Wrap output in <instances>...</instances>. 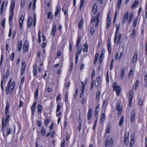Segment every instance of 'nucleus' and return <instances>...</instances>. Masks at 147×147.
Segmentation results:
<instances>
[{"label": "nucleus", "instance_id": "1", "mask_svg": "<svg viewBox=\"0 0 147 147\" xmlns=\"http://www.w3.org/2000/svg\"><path fill=\"white\" fill-rule=\"evenodd\" d=\"M129 13L128 11L124 13L122 21V23L123 24H125L128 20L129 21L128 23L127 24V25H128L131 22L133 18V14L132 12L130 13L129 17Z\"/></svg>", "mask_w": 147, "mask_h": 147}, {"label": "nucleus", "instance_id": "2", "mask_svg": "<svg viewBox=\"0 0 147 147\" xmlns=\"http://www.w3.org/2000/svg\"><path fill=\"white\" fill-rule=\"evenodd\" d=\"M15 8V3L13 1H12L9 7V10L10 14L9 17V23L10 24L11 23V21L13 16L14 11Z\"/></svg>", "mask_w": 147, "mask_h": 147}, {"label": "nucleus", "instance_id": "3", "mask_svg": "<svg viewBox=\"0 0 147 147\" xmlns=\"http://www.w3.org/2000/svg\"><path fill=\"white\" fill-rule=\"evenodd\" d=\"M11 79L9 81L6 88V93L8 94L11 93L13 91L15 83L14 82H12L11 84Z\"/></svg>", "mask_w": 147, "mask_h": 147}, {"label": "nucleus", "instance_id": "4", "mask_svg": "<svg viewBox=\"0 0 147 147\" xmlns=\"http://www.w3.org/2000/svg\"><path fill=\"white\" fill-rule=\"evenodd\" d=\"M5 115H6L5 121V122H4V119H3L2 122V127L1 129V131L3 133V136L4 137L5 136V135L4 133L5 128L7 123L8 120L9 116V113H5Z\"/></svg>", "mask_w": 147, "mask_h": 147}, {"label": "nucleus", "instance_id": "5", "mask_svg": "<svg viewBox=\"0 0 147 147\" xmlns=\"http://www.w3.org/2000/svg\"><path fill=\"white\" fill-rule=\"evenodd\" d=\"M113 139L110 136H107L106 139L105 143V147H112Z\"/></svg>", "mask_w": 147, "mask_h": 147}, {"label": "nucleus", "instance_id": "6", "mask_svg": "<svg viewBox=\"0 0 147 147\" xmlns=\"http://www.w3.org/2000/svg\"><path fill=\"white\" fill-rule=\"evenodd\" d=\"M100 15V13L98 12L96 16V17L94 16L92 18L91 20V23L92 24H94L95 23V22L96 21V24L95 25V26L97 27L98 25L99 22L100 20L99 19Z\"/></svg>", "mask_w": 147, "mask_h": 147}, {"label": "nucleus", "instance_id": "7", "mask_svg": "<svg viewBox=\"0 0 147 147\" xmlns=\"http://www.w3.org/2000/svg\"><path fill=\"white\" fill-rule=\"evenodd\" d=\"M113 90L116 91L117 96H119L120 93L121 88L119 86H117V84L115 82L113 83Z\"/></svg>", "mask_w": 147, "mask_h": 147}, {"label": "nucleus", "instance_id": "8", "mask_svg": "<svg viewBox=\"0 0 147 147\" xmlns=\"http://www.w3.org/2000/svg\"><path fill=\"white\" fill-rule=\"evenodd\" d=\"M116 109L118 111V115H121L122 112V107L120 105V102H118L117 104Z\"/></svg>", "mask_w": 147, "mask_h": 147}, {"label": "nucleus", "instance_id": "9", "mask_svg": "<svg viewBox=\"0 0 147 147\" xmlns=\"http://www.w3.org/2000/svg\"><path fill=\"white\" fill-rule=\"evenodd\" d=\"M26 64L25 62L24 61L22 62L20 71V74L21 75L23 74L25 71L26 67Z\"/></svg>", "mask_w": 147, "mask_h": 147}, {"label": "nucleus", "instance_id": "10", "mask_svg": "<svg viewBox=\"0 0 147 147\" xmlns=\"http://www.w3.org/2000/svg\"><path fill=\"white\" fill-rule=\"evenodd\" d=\"M28 43L27 41H25L24 42L23 45V50L24 52H27L28 50Z\"/></svg>", "mask_w": 147, "mask_h": 147}, {"label": "nucleus", "instance_id": "11", "mask_svg": "<svg viewBox=\"0 0 147 147\" xmlns=\"http://www.w3.org/2000/svg\"><path fill=\"white\" fill-rule=\"evenodd\" d=\"M24 17L22 15H21L19 18V26L20 28H21L23 26V23L24 22Z\"/></svg>", "mask_w": 147, "mask_h": 147}, {"label": "nucleus", "instance_id": "12", "mask_svg": "<svg viewBox=\"0 0 147 147\" xmlns=\"http://www.w3.org/2000/svg\"><path fill=\"white\" fill-rule=\"evenodd\" d=\"M125 67H123L121 69V79L123 78L125 75Z\"/></svg>", "mask_w": 147, "mask_h": 147}, {"label": "nucleus", "instance_id": "13", "mask_svg": "<svg viewBox=\"0 0 147 147\" xmlns=\"http://www.w3.org/2000/svg\"><path fill=\"white\" fill-rule=\"evenodd\" d=\"M109 13L108 14L107 17V26L106 27V28L107 29H108L109 26H110L111 24V19L109 17Z\"/></svg>", "mask_w": 147, "mask_h": 147}, {"label": "nucleus", "instance_id": "14", "mask_svg": "<svg viewBox=\"0 0 147 147\" xmlns=\"http://www.w3.org/2000/svg\"><path fill=\"white\" fill-rule=\"evenodd\" d=\"M61 10L60 6L59 5H57L56 7L55 12V16H56L58 14L59 12Z\"/></svg>", "mask_w": 147, "mask_h": 147}, {"label": "nucleus", "instance_id": "15", "mask_svg": "<svg viewBox=\"0 0 147 147\" xmlns=\"http://www.w3.org/2000/svg\"><path fill=\"white\" fill-rule=\"evenodd\" d=\"M22 42L21 40L18 41V51H20L22 49Z\"/></svg>", "mask_w": 147, "mask_h": 147}, {"label": "nucleus", "instance_id": "16", "mask_svg": "<svg viewBox=\"0 0 147 147\" xmlns=\"http://www.w3.org/2000/svg\"><path fill=\"white\" fill-rule=\"evenodd\" d=\"M133 93L132 92V91L129 93V106H131L132 102V99L133 98Z\"/></svg>", "mask_w": 147, "mask_h": 147}, {"label": "nucleus", "instance_id": "17", "mask_svg": "<svg viewBox=\"0 0 147 147\" xmlns=\"http://www.w3.org/2000/svg\"><path fill=\"white\" fill-rule=\"evenodd\" d=\"M36 102H34L31 106L32 115H33L34 113L35 110L36 109Z\"/></svg>", "mask_w": 147, "mask_h": 147}, {"label": "nucleus", "instance_id": "18", "mask_svg": "<svg viewBox=\"0 0 147 147\" xmlns=\"http://www.w3.org/2000/svg\"><path fill=\"white\" fill-rule=\"evenodd\" d=\"M33 21L32 18L31 16H29L28 18V26L29 27H30L32 25Z\"/></svg>", "mask_w": 147, "mask_h": 147}, {"label": "nucleus", "instance_id": "19", "mask_svg": "<svg viewBox=\"0 0 147 147\" xmlns=\"http://www.w3.org/2000/svg\"><path fill=\"white\" fill-rule=\"evenodd\" d=\"M93 109H90L88 113V119L89 120L91 119L92 116V112Z\"/></svg>", "mask_w": 147, "mask_h": 147}, {"label": "nucleus", "instance_id": "20", "mask_svg": "<svg viewBox=\"0 0 147 147\" xmlns=\"http://www.w3.org/2000/svg\"><path fill=\"white\" fill-rule=\"evenodd\" d=\"M107 48L109 52L110 53L111 51V44L110 39H109L107 41Z\"/></svg>", "mask_w": 147, "mask_h": 147}, {"label": "nucleus", "instance_id": "21", "mask_svg": "<svg viewBox=\"0 0 147 147\" xmlns=\"http://www.w3.org/2000/svg\"><path fill=\"white\" fill-rule=\"evenodd\" d=\"M138 53L137 52H136L134 55L133 59H132V62L133 63H135L137 59Z\"/></svg>", "mask_w": 147, "mask_h": 147}, {"label": "nucleus", "instance_id": "22", "mask_svg": "<svg viewBox=\"0 0 147 147\" xmlns=\"http://www.w3.org/2000/svg\"><path fill=\"white\" fill-rule=\"evenodd\" d=\"M134 136L133 134H132L131 136V139L130 142V147H133L134 142Z\"/></svg>", "mask_w": 147, "mask_h": 147}, {"label": "nucleus", "instance_id": "23", "mask_svg": "<svg viewBox=\"0 0 147 147\" xmlns=\"http://www.w3.org/2000/svg\"><path fill=\"white\" fill-rule=\"evenodd\" d=\"M81 39L80 36L78 37L77 40L76 48H79V45Z\"/></svg>", "mask_w": 147, "mask_h": 147}, {"label": "nucleus", "instance_id": "24", "mask_svg": "<svg viewBox=\"0 0 147 147\" xmlns=\"http://www.w3.org/2000/svg\"><path fill=\"white\" fill-rule=\"evenodd\" d=\"M124 121V117L123 116H122L121 117L120 119V121L119 123V125L120 127H121L122 126L123 123Z\"/></svg>", "mask_w": 147, "mask_h": 147}, {"label": "nucleus", "instance_id": "25", "mask_svg": "<svg viewBox=\"0 0 147 147\" xmlns=\"http://www.w3.org/2000/svg\"><path fill=\"white\" fill-rule=\"evenodd\" d=\"M9 103L8 102H7L6 103V105L5 108V113H9Z\"/></svg>", "mask_w": 147, "mask_h": 147}, {"label": "nucleus", "instance_id": "26", "mask_svg": "<svg viewBox=\"0 0 147 147\" xmlns=\"http://www.w3.org/2000/svg\"><path fill=\"white\" fill-rule=\"evenodd\" d=\"M56 30V25H53L52 27V28L51 31V34H52L53 36H54L55 35V34Z\"/></svg>", "mask_w": 147, "mask_h": 147}, {"label": "nucleus", "instance_id": "27", "mask_svg": "<svg viewBox=\"0 0 147 147\" xmlns=\"http://www.w3.org/2000/svg\"><path fill=\"white\" fill-rule=\"evenodd\" d=\"M97 6L96 4H94L92 7L93 12L95 13L97 12Z\"/></svg>", "mask_w": 147, "mask_h": 147}, {"label": "nucleus", "instance_id": "28", "mask_svg": "<svg viewBox=\"0 0 147 147\" xmlns=\"http://www.w3.org/2000/svg\"><path fill=\"white\" fill-rule=\"evenodd\" d=\"M135 117V114L134 112L133 111L131 113V122H133L134 121Z\"/></svg>", "mask_w": 147, "mask_h": 147}, {"label": "nucleus", "instance_id": "29", "mask_svg": "<svg viewBox=\"0 0 147 147\" xmlns=\"http://www.w3.org/2000/svg\"><path fill=\"white\" fill-rule=\"evenodd\" d=\"M138 4V1H136L132 3L131 6V8H134L136 7Z\"/></svg>", "mask_w": 147, "mask_h": 147}, {"label": "nucleus", "instance_id": "30", "mask_svg": "<svg viewBox=\"0 0 147 147\" xmlns=\"http://www.w3.org/2000/svg\"><path fill=\"white\" fill-rule=\"evenodd\" d=\"M36 67L37 65L36 64L33 67V72L34 76H36L37 74Z\"/></svg>", "mask_w": 147, "mask_h": 147}, {"label": "nucleus", "instance_id": "31", "mask_svg": "<svg viewBox=\"0 0 147 147\" xmlns=\"http://www.w3.org/2000/svg\"><path fill=\"white\" fill-rule=\"evenodd\" d=\"M136 36V32L135 29L133 30L131 33V37L132 38H134Z\"/></svg>", "mask_w": 147, "mask_h": 147}, {"label": "nucleus", "instance_id": "32", "mask_svg": "<svg viewBox=\"0 0 147 147\" xmlns=\"http://www.w3.org/2000/svg\"><path fill=\"white\" fill-rule=\"evenodd\" d=\"M99 55L98 53H96L95 55V57L94 59V64H96L97 63V61L98 59Z\"/></svg>", "mask_w": 147, "mask_h": 147}, {"label": "nucleus", "instance_id": "33", "mask_svg": "<svg viewBox=\"0 0 147 147\" xmlns=\"http://www.w3.org/2000/svg\"><path fill=\"white\" fill-rule=\"evenodd\" d=\"M124 142L126 146H127L129 144V139L128 135L127 137H126V138H125Z\"/></svg>", "mask_w": 147, "mask_h": 147}, {"label": "nucleus", "instance_id": "34", "mask_svg": "<svg viewBox=\"0 0 147 147\" xmlns=\"http://www.w3.org/2000/svg\"><path fill=\"white\" fill-rule=\"evenodd\" d=\"M4 1H3L1 5V7L0 9V12L1 13V14H2L3 10V8L4 6Z\"/></svg>", "mask_w": 147, "mask_h": 147}, {"label": "nucleus", "instance_id": "35", "mask_svg": "<svg viewBox=\"0 0 147 147\" xmlns=\"http://www.w3.org/2000/svg\"><path fill=\"white\" fill-rule=\"evenodd\" d=\"M138 20V18L136 17L135 19L134 20V21L133 22V26L134 28H135L136 25L137 24Z\"/></svg>", "mask_w": 147, "mask_h": 147}, {"label": "nucleus", "instance_id": "36", "mask_svg": "<svg viewBox=\"0 0 147 147\" xmlns=\"http://www.w3.org/2000/svg\"><path fill=\"white\" fill-rule=\"evenodd\" d=\"M84 48L83 49L84 52H86L88 50V46L86 43H85L84 45Z\"/></svg>", "mask_w": 147, "mask_h": 147}, {"label": "nucleus", "instance_id": "37", "mask_svg": "<svg viewBox=\"0 0 147 147\" xmlns=\"http://www.w3.org/2000/svg\"><path fill=\"white\" fill-rule=\"evenodd\" d=\"M84 0H80V9L82 8L83 7L84 2Z\"/></svg>", "mask_w": 147, "mask_h": 147}, {"label": "nucleus", "instance_id": "38", "mask_svg": "<svg viewBox=\"0 0 147 147\" xmlns=\"http://www.w3.org/2000/svg\"><path fill=\"white\" fill-rule=\"evenodd\" d=\"M105 117V114L104 113L102 114L100 119V121L101 123L104 120Z\"/></svg>", "mask_w": 147, "mask_h": 147}, {"label": "nucleus", "instance_id": "39", "mask_svg": "<svg viewBox=\"0 0 147 147\" xmlns=\"http://www.w3.org/2000/svg\"><path fill=\"white\" fill-rule=\"evenodd\" d=\"M12 132V129L10 128H7L6 132L7 133V136L10 134Z\"/></svg>", "mask_w": 147, "mask_h": 147}, {"label": "nucleus", "instance_id": "40", "mask_svg": "<svg viewBox=\"0 0 147 147\" xmlns=\"http://www.w3.org/2000/svg\"><path fill=\"white\" fill-rule=\"evenodd\" d=\"M36 16L35 14H34V21L33 25L34 27H35L36 22Z\"/></svg>", "mask_w": 147, "mask_h": 147}, {"label": "nucleus", "instance_id": "41", "mask_svg": "<svg viewBox=\"0 0 147 147\" xmlns=\"http://www.w3.org/2000/svg\"><path fill=\"white\" fill-rule=\"evenodd\" d=\"M41 134L43 136H44L45 134V129L43 127L41 128Z\"/></svg>", "mask_w": 147, "mask_h": 147}, {"label": "nucleus", "instance_id": "42", "mask_svg": "<svg viewBox=\"0 0 147 147\" xmlns=\"http://www.w3.org/2000/svg\"><path fill=\"white\" fill-rule=\"evenodd\" d=\"M50 121V119H46L44 121L45 125L46 126H47Z\"/></svg>", "mask_w": 147, "mask_h": 147}, {"label": "nucleus", "instance_id": "43", "mask_svg": "<svg viewBox=\"0 0 147 147\" xmlns=\"http://www.w3.org/2000/svg\"><path fill=\"white\" fill-rule=\"evenodd\" d=\"M99 107H100V106H99V105H98L96 106V108L95 110V114H97L99 112L98 109L99 108Z\"/></svg>", "mask_w": 147, "mask_h": 147}, {"label": "nucleus", "instance_id": "44", "mask_svg": "<svg viewBox=\"0 0 147 147\" xmlns=\"http://www.w3.org/2000/svg\"><path fill=\"white\" fill-rule=\"evenodd\" d=\"M34 97L35 99H37L38 98V89L37 88L36 90V91L34 94Z\"/></svg>", "mask_w": 147, "mask_h": 147}, {"label": "nucleus", "instance_id": "45", "mask_svg": "<svg viewBox=\"0 0 147 147\" xmlns=\"http://www.w3.org/2000/svg\"><path fill=\"white\" fill-rule=\"evenodd\" d=\"M25 0H21V4H20V7L21 8L23 7L24 5L25 4Z\"/></svg>", "mask_w": 147, "mask_h": 147}, {"label": "nucleus", "instance_id": "46", "mask_svg": "<svg viewBox=\"0 0 147 147\" xmlns=\"http://www.w3.org/2000/svg\"><path fill=\"white\" fill-rule=\"evenodd\" d=\"M83 21L82 20H81L79 22L78 24L79 27L80 28H81L83 26Z\"/></svg>", "mask_w": 147, "mask_h": 147}, {"label": "nucleus", "instance_id": "47", "mask_svg": "<svg viewBox=\"0 0 147 147\" xmlns=\"http://www.w3.org/2000/svg\"><path fill=\"white\" fill-rule=\"evenodd\" d=\"M139 82L138 80H137L136 82L135 85V87H134V89L135 90H136L137 89V87L139 84Z\"/></svg>", "mask_w": 147, "mask_h": 147}, {"label": "nucleus", "instance_id": "48", "mask_svg": "<svg viewBox=\"0 0 147 147\" xmlns=\"http://www.w3.org/2000/svg\"><path fill=\"white\" fill-rule=\"evenodd\" d=\"M61 109V106L59 104H57V110L56 111V112H59L60 110Z\"/></svg>", "mask_w": 147, "mask_h": 147}, {"label": "nucleus", "instance_id": "49", "mask_svg": "<svg viewBox=\"0 0 147 147\" xmlns=\"http://www.w3.org/2000/svg\"><path fill=\"white\" fill-rule=\"evenodd\" d=\"M38 112H41L42 109V107L41 105H38Z\"/></svg>", "mask_w": 147, "mask_h": 147}, {"label": "nucleus", "instance_id": "50", "mask_svg": "<svg viewBox=\"0 0 147 147\" xmlns=\"http://www.w3.org/2000/svg\"><path fill=\"white\" fill-rule=\"evenodd\" d=\"M119 27H120V24H118L116 25V31L115 33H117L118 32L119 30Z\"/></svg>", "mask_w": 147, "mask_h": 147}, {"label": "nucleus", "instance_id": "51", "mask_svg": "<svg viewBox=\"0 0 147 147\" xmlns=\"http://www.w3.org/2000/svg\"><path fill=\"white\" fill-rule=\"evenodd\" d=\"M40 30H39L38 33V42H40L41 41V37L40 36Z\"/></svg>", "mask_w": 147, "mask_h": 147}, {"label": "nucleus", "instance_id": "52", "mask_svg": "<svg viewBox=\"0 0 147 147\" xmlns=\"http://www.w3.org/2000/svg\"><path fill=\"white\" fill-rule=\"evenodd\" d=\"M8 76V74H6V76H5V77H3L2 80L3 79V78H4V79L3 81V82H6L7 81V78Z\"/></svg>", "mask_w": 147, "mask_h": 147}, {"label": "nucleus", "instance_id": "53", "mask_svg": "<svg viewBox=\"0 0 147 147\" xmlns=\"http://www.w3.org/2000/svg\"><path fill=\"white\" fill-rule=\"evenodd\" d=\"M65 141L64 140L62 141L60 144L61 146V147H64L65 146Z\"/></svg>", "mask_w": 147, "mask_h": 147}, {"label": "nucleus", "instance_id": "54", "mask_svg": "<svg viewBox=\"0 0 147 147\" xmlns=\"http://www.w3.org/2000/svg\"><path fill=\"white\" fill-rule=\"evenodd\" d=\"M68 93L67 92H66L65 96V102L67 101L68 100Z\"/></svg>", "mask_w": 147, "mask_h": 147}, {"label": "nucleus", "instance_id": "55", "mask_svg": "<svg viewBox=\"0 0 147 147\" xmlns=\"http://www.w3.org/2000/svg\"><path fill=\"white\" fill-rule=\"evenodd\" d=\"M14 53H12V54L11 55V56H10V59L11 61H13L14 58Z\"/></svg>", "mask_w": 147, "mask_h": 147}, {"label": "nucleus", "instance_id": "56", "mask_svg": "<svg viewBox=\"0 0 147 147\" xmlns=\"http://www.w3.org/2000/svg\"><path fill=\"white\" fill-rule=\"evenodd\" d=\"M5 19H4L2 20V22H1L2 26V27L3 28L5 27Z\"/></svg>", "mask_w": 147, "mask_h": 147}, {"label": "nucleus", "instance_id": "57", "mask_svg": "<svg viewBox=\"0 0 147 147\" xmlns=\"http://www.w3.org/2000/svg\"><path fill=\"white\" fill-rule=\"evenodd\" d=\"M95 75V72L94 70H93V71L92 72V74L91 76V78L92 79H93L94 78V76Z\"/></svg>", "mask_w": 147, "mask_h": 147}, {"label": "nucleus", "instance_id": "58", "mask_svg": "<svg viewBox=\"0 0 147 147\" xmlns=\"http://www.w3.org/2000/svg\"><path fill=\"white\" fill-rule=\"evenodd\" d=\"M121 36L122 35L121 34V33L119 34V35L118 38V39L117 44L120 41Z\"/></svg>", "mask_w": 147, "mask_h": 147}, {"label": "nucleus", "instance_id": "59", "mask_svg": "<svg viewBox=\"0 0 147 147\" xmlns=\"http://www.w3.org/2000/svg\"><path fill=\"white\" fill-rule=\"evenodd\" d=\"M100 76L97 77L96 78L95 82L99 83V81H100Z\"/></svg>", "mask_w": 147, "mask_h": 147}, {"label": "nucleus", "instance_id": "60", "mask_svg": "<svg viewBox=\"0 0 147 147\" xmlns=\"http://www.w3.org/2000/svg\"><path fill=\"white\" fill-rule=\"evenodd\" d=\"M4 78H3L1 82V88L2 90H3V81L4 80Z\"/></svg>", "mask_w": 147, "mask_h": 147}, {"label": "nucleus", "instance_id": "61", "mask_svg": "<svg viewBox=\"0 0 147 147\" xmlns=\"http://www.w3.org/2000/svg\"><path fill=\"white\" fill-rule=\"evenodd\" d=\"M86 102V100L85 98H83L81 100V103L82 105L84 104Z\"/></svg>", "mask_w": 147, "mask_h": 147}, {"label": "nucleus", "instance_id": "62", "mask_svg": "<svg viewBox=\"0 0 147 147\" xmlns=\"http://www.w3.org/2000/svg\"><path fill=\"white\" fill-rule=\"evenodd\" d=\"M110 132V126H107L106 129V132L107 133H109Z\"/></svg>", "mask_w": 147, "mask_h": 147}, {"label": "nucleus", "instance_id": "63", "mask_svg": "<svg viewBox=\"0 0 147 147\" xmlns=\"http://www.w3.org/2000/svg\"><path fill=\"white\" fill-rule=\"evenodd\" d=\"M78 94V90L77 89L76 90L75 94V95H74V97L75 98H76L77 97Z\"/></svg>", "mask_w": 147, "mask_h": 147}, {"label": "nucleus", "instance_id": "64", "mask_svg": "<svg viewBox=\"0 0 147 147\" xmlns=\"http://www.w3.org/2000/svg\"><path fill=\"white\" fill-rule=\"evenodd\" d=\"M23 105V102L21 100H20L19 104L18 105V107H21Z\"/></svg>", "mask_w": 147, "mask_h": 147}]
</instances>
